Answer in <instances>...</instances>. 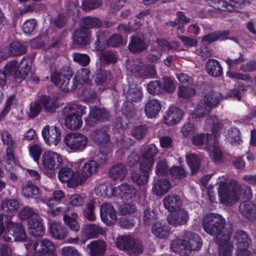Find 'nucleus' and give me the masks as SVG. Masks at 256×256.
Segmentation results:
<instances>
[{
    "mask_svg": "<svg viewBox=\"0 0 256 256\" xmlns=\"http://www.w3.org/2000/svg\"><path fill=\"white\" fill-rule=\"evenodd\" d=\"M112 78V75L110 71L100 70L96 74L94 82L97 85L106 86L108 84Z\"/></svg>",
    "mask_w": 256,
    "mask_h": 256,
    "instance_id": "obj_44",
    "label": "nucleus"
},
{
    "mask_svg": "<svg viewBox=\"0 0 256 256\" xmlns=\"http://www.w3.org/2000/svg\"><path fill=\"white\" fill-rule=\"evenodd\" d=\"M1 207L4 212L12 214L18 210L20 204L16 199H10L2 202Z\"/></svg>",
    "mask_w": 256,
    "mask_h": 256,
    "instance_id": "obj_46",
    "label": "nucleus"
},
{
    "mask_svg": "<svg viewBox=\"0 0 256 256\" xmlns=\"http://www.w3.org/2000/svg\"><path fill=\"white\" fill-rule=\"evenodd\" d=\"M230 32L226 30L214 31L204 36L202 42L204 44H209L218 40L222 42L228 39V36Z\"/></svg>",
    "mask_w": 256,
    "mask_h": 256,
    "instance_id": "obj_24",
    "label": "nucleus"
},
{
    "mask_svg": "<svg viewBox=\"0 0 256 256\" xmlns=\"http://www.w3.org/2000/svg\"><path fill=\"white\" fill-rule=\"evenodd\" d=\"M32 64V60L30 56H25L20 60L18 64L19 74L22 78V80L26 77L30 70Z\"/></svg>",
    "mask_w": 256,
    "mask_h": 256,
    "instance_id": "obj_43",
    "label": "nucleus"
},
{
    "mask_svg": "<svg viewBox=\"0 0 256 256\" xmlns=\"http://www.w3.org/2000/svg\"><path fill=\"white\" fill-rule=\"evenodd\" d=\"M27 48L22 43L18 41L12 42L8 48V52L10 56H20L25 54Z\"/></svg>",
    "mask_w": 256,
    "mask_h": 256,
    "instance_id": "obj_42",
    "label": "nucleus"
},
{
    "mask_svg": "<svg viewBox=\"0 0 256 256\" xmlns=\"http://www.w3.org/2000/svg\"><path fill=\"white\" fill-rule=\"evenodd\" d=\"M42 135L46 142L50 145H56L61 140V132L56 126H45L42 130Z\"/></svg>",
    "mask_w": 256,
    "mask_h": 256,
    "instance_id": "obj_15",
    "label": "nucleus"
},
{
    "mask_svg": "<svg viewBox=\"0 0 256 256\" xmlns=\"http://www.w3.org/2000/svg\"><path fill=\"white\" fill-rule=\"evenodd\" d=\"M98 170V164L94 160L87 161L82 166L80 174L84 178H87L92 175L96 174Z\"/></svg>",
    "mask_w": 256,
    "mask_h": 256,
    "instance_id": "obj_35",
    "label": "nucleus"
},
{
    "mask_svg": "<svg viewBox=\"0 0 256 256\" xmlns=\"http://www.w3.org/2000/svg\"><path fill=\"white\" fill-rule=\"evenodd\" d=\"M162 108L160 102L156 99L148 100L144 106V112L149 118H155Z\"/></svg>",
    "mask_w": 256,
    "mask_h": 256,
    "instance_id": "obj_23",
    "label": "nucleus"
},
{
    "mask_svg": "<svg viewBox=\"0 0 256 256\" xmlns=\"http://www.w3.org/2000/svg\"><path fill=\"white\" fill-rule=\"evenodd\" d=\"M102 2V0H84L82 8L84 10L95 9L101 5Z\"/></svg>",
    "mask_w": 256,
    "mask_h": 256,
    "instance_id": "obj_63",
    "label": "nucleus"
},
{
    "mask_svg": "<svg viewBox=\"0 0 256 256\" xmlns=\"http://www.w3.org/2000/svg\"><path fill=\"white\" fill-rule=\"evenodd\" d=\"M40 101L42 104L44 111L46 113H55L57 108V102L55 100H50V97L48 95L40 96Z\"/></svg>",
    "mask_w": 256,
    "mask_h": 256,
    "instance_id": "obj_39",
    "label": "nucleus"
},
{
    "mask_svg": "<svg viewBox=\"0 0 256 256\" xmlns=\"http://www.w3.org/2000/svg\"><path fill=\"white\" fill-rule=\"evenodd\" d=\"M183 236L186 238L188 239L186 241H190L192 245L194 246V248H196L198 250L200 248L202 245V238L200 236L195 233L190 231H184Z\"/></svg>",
    "mask_w": 256,
    "mask_h": 256,
    "instance_id": "obj_47",
    "label": "nucleus"
},
{
    "mask_svg": "<svg viewBox=\"0 0 256 256\" xmlns=\"http://www.w3.org/2000/svg\"><path fill=\"white\" fill-rule=\"evenodd\" d=\"M168 226L164 220L158 221L154 224L152 226V234L157 238L162 239L168 237L170 230H168Z\"/></svg>",
    "mask_w": 256,
    "mask_h": 256,
    "instance_id": "obj_33",
    "label": "nucleus"
},
{
    "mask_svg": "<svg viewBox=\"0 0 256 256\" xmlns=\"http://www.w3.org/2000/svg\"><path fill=\"white\" fill-rule=\"evenodd\" d=\"M28 150L30 156L34 162H38L42 152L41 145L38 144H32L29 146Z\"/></svg>",
    "mask_w": 256,
    "mask_h": 256,
    "instance_id": "obj_56",
    "label": "nucleus"
},
{
    "mask_svg": "<svg viewBox=\"0 0 256 256\" xmlns=\"http://www.w3.org/2000/svg\"><path fill=\"white\" fill-rule=\"evenodd\" d=\"M123 39L120 34H114L106 40V44L108 46L118 48L122 44Z\"/></svg>",
    "mask_w": 256,
    "mask_h": 256,
    "instance_id": "obj_58",
    "label": "nucleus"
},
{
    "mask_svg": "<svg viewBox=\"0 0 256 256\" xmlns=\"http://www.w3.org/2000/svg\"><path fill=\"white\" fill-rule=\"evenodd\" d=\"M88 140L87 137L80 133L68 134L64 139L66 145L74 152L82 151L86 148Z\"/></svg>",
    "mask_w": 256,
    "mask_h": 256,
    "instance_id": "obj_9",
    "label": "nucleus"
},
{
    "mask_svg": "<svg viewBox=\"0 0 256 256\" xmlns=\"http://www.w3.org/2000/svg\"><path fill=\"white\" fill-rule=\"evenodd\" d=\"M22 192L25 197L32 198L39 194L40 189L32 182H28L26 185L22 188Z\"/></svg>",
    "mask_w": 256,
    "mask_h": 256,
    "instance_id": "obj_51",
    "label": "nucleus"
},
{
    "mask_svg": "<svg viewBox=\"0 0 256 256\" xmlns=\"http://www.w3.org/2000/svg\"><path fill=\"white\" fill-rule=\"evenodd\" d=\"M59 170L58 177L62 183L70 182L73 186H76L80 182L79 172H74L70 168L63 166Z\"/></svg>",
    "mask_w": 256,
    "mask_h": 256,
    "instance_id": "obj_16",
    "label": "nucleus"
},
{
    "mask_svg": "<svg viewBox=\"0 0 256 256\" xmlns=\"http://www.w3.org/2000/svg\"><path fill=\"white\" fill-rule=\"evenodd\" d=\"M208 74L213 77H218L222 74V68L220 62L215 59H210L206 64Z\"/></svg>",
    "mask_w": 256,
    "mask_h": 256,
    "instance_id": "obj_34",
    "label": "nucleus"
},
{
    "mask_svg": "<svg viewBox=\"0 0 256 256\" xmlns=\"http://www.w3.org/2000/svg\"><path fill=\"white\" fill-rule=\"evenodd\" d=\"M163 204L166 209L170 212H174L181 206L182 202L179 196L170 194L164 198Z\"/></svg>",
    "mask_w": 256,
    "mask_h": 256,
    "instance_id": "obj_28",
    "label": "nucleus"
},
{
    "mask_svg": "<svg viewBox=\"0 0 256 256\" xmlns=\"http://www.w3.org/2000/svg\"><path fill=\"white\" fill-rule=\"evenodd\" d=\"M103 232L102 228L94 224H86L82 229L83 235L88 239L96 238Z\"/></svg>",
    "mask_w": 256,
    "mask_h": 256,
    "instance_id": "obj_36",
    "label": "nucleus"
},
{
    "mask_svg": "<svg viewBox=\"0 0 256 256\" xmlns=\"http://www.w3.org/2000/svg\"><path fill=\"white\" fill-rule=\"evenodd\" d=\"M128 48L132 54H139L145 50L147 48L144 40L138 36L130 38Z\"/></svg>",
    "mask_w": 256,
    "mask_h": 256,
    "instance_id": "obj_30",
    "label": "nucleus"
},
{
    "mask_svg": "<svg viewBox=\"0 0 256 256\" xmlns=\"http://www.w3.org/2000/svg\"><path fill=\"white\" fill-rule=\"evenodd\" d=\"M242 216L249 220L256 219V204L250 200H244L239 206Z\"/></svg>",
    "mask_w": 256,
    "mask_h": 256,
    "instance_id": "obj_20",
    "label": "nucleus"
},
{
    "mask_svg": "<svg viewBox=\"0 0 256 256\" xmlns=\"http://www.w3.org/2000/svg\"><path fill=\"white\" fill-rule=\"evenodd\" d=\"M64 196V192L61 190H56L53 192L52 198L48 201V206L51 208L58 204L60 202V200Z\"/></svg>",
    "mask_w": 256,
    "mask_h": 256,
    "instance_id": "obj_62",
    "label": "nucleus"
},
{
    "mask_svg": "<svg viewBox=\"0 0 256 256\" xmlns=\"http://www.w3.org/2000/svg\"><path fill=\"white\" fill-rule=\"evenodd\" d=\"M42 108V104L40 101L39 96L36 102L30 104L28 117L32 118L36 117L40 113Z\"/></svg>",
    "mask_w": 256,
    "mask_h": 256,
    "instance_id": "obj_59",
    "label": "nucleus"
},
{
    "mask_svg": "<svg viewBox=\"0 0 256 256\" xmlns=\"http://www.w3.org/2000/svg\"><path fill=\"white\" fill-rule=\"evenodd\" d=\"M226 221L219 214L210 213L204 216L202 219V226L204 231L208 234L216 236L218 244H224L228 242L232 232L224 230Z\"/></svg>",
    "mask_w": 256,
    "mask_h": 256,
    "instance_id": "obj_2",
    "label": "nucleus"
},
{
    "mask_svg": "<svg viewBox=\"0 0 256 256\" xmlns=\"http://www.w3.org/2000/svg\"><path fill=\"white\" fill-rule=\"evenodd\" d=\"M186 162L191 170L192 174H194L199 170L200 164V158L195 154H190L186 155Z\"/></svg>",
    "mask_w": 256,
    "mask_h": 256,
    "instance_id": "obj_45",
    "label": "nucleus"
},
{
    "mask_svg": "<svg viewBox=\"0 0 256 256\" xmlns=\"http://www.w3.org/2000/svg\"><path fill=\"white\" fill-rule=\"evenodd\" d=\"M170 248L173 252L180 256H188L192 251L198 250L196 248L192 245L190 241H186L185 240L180 238L172 240Z\"/></svg>",
    "mask_w": 256,
    "mask_h": 256,
    "instance_id": "obj_12",
    "label": "nucleus"
},
{
    "mask_svg": "<svg viewBox=\"0 0 256 256\" xmlns=\"http://www.w3.org/2000/svg\"><path fill=\"white\" fill-rule=\"evenodd\" d=\"M196 90L194 88L180 86L178 90V94L179 98H190L195 96Z\"/></svg>",
    "mask_w": 256,
    "mask_h": 256,
    "instance_id": "obj_57",
    "label": "nucleus"
},
{
    "mask_svg": "<svg viewBox=\"0 0 256 256\" xmlns=\"http://www.w3.org/2000/svg\"><path fill=\"white\" fill-rule=\"evenodd\" d=\"M162 91L169 94L172 93L176 89L172 79L168 76H164L160 81Z\"/></svg>",
    "mask_w": 256,
    "mask_h": 256,
    "instance_id": "obj_54",
    "label": "nucleus"
},
{
    "mask_svg": "<svg viewBox=\"0 0 256 256\" xmlns=\"http://www.w3.org/2000/svg\"><path fill=\"white\" fill-rule=\"evenodd\" d=\"M29 234L34 238L42 236L45 234V227L42 220L39 217L31 218L28 221Z\"/></svg>",
    "mask_w": 256,
    "mask_h": 256,
    "instance_id": "obj_18",
    "label": "nucleus"
},
{
    "mask_svg": "<svg viewBox=\"0 0 256 256\" xmlns=\"http://www.w3.org/2000/svg\"><path fill=\"white\" fill-rule=\"evenodd\" d=\"M147 91L151 94H158L161 93L160 80H156L150 82L147 85Z\"/></svg>",
    "mask_w": 256,
    "mask_h": 256,
    "instance_id": "obj_60",
    "label": "nucleus"
},
{
    "mask_svg": "<svg viewBox=\"0 0 256 256\" xmlns=\"http://www.w3.org/2000/svg\"><path fill=\"white\" fill-rule=\"evenodd\" d=\"M8 75L10 80H14L16 82L22 81V78L19 74L18 62L13 60L8 62L4 68Z\"/></svg>",
    "mask_w": 256,
    "mask_h": 256,
    "instance_id": "obj_25",
    "label": "nucleus"
},
{
    "mask_svg": "<svg viewBox=\"0 0 256 256\" xmlns=\"http://www.w3.org/2000/svg\"><path fill=\"white\" fill-rule=\"evenodd\" d=\"M90 40L89 32L86 28H78L74 30L72 36V44L78 46H86Z\"/></svg>",
    "mask_w": 256,
    "mask_h": 256,
    "instance_id": "obj_19",
    "label": "nucleus"
},
{
    "mask_svg": "<svg viewBox=\"0 0 256 256\" xmlns=\"http://www.w3.org/2000/svg\"><path fill=\"white\" fill-rule=\"evenodd\" d=\"M49 232L51 236L57 240L64 239L68 234L65 226L60 222H54L50 224Z\"/></svg>",
    "mask_w": 256,
    "mask_h": 256,
    "instance_id": "obj_29",
    "label": "nucleus"
},
{
    "mask_svg": "<svg viewBox=\"0 0 256 256\" xmlns=\"http://www.w3.org/2000/svg\"><path fill=\"white\" fill-rule=\"evenodd\" d=\"M90 256H104L106 250V242L103 240H92L87 245Z\"/></svg>",
    "mask_w": 256,
    "mask_h": 256,
    "instance_id": "obj_22",
    "label": "nucleus"
},
{
    "mask_svg": "<svg viewBox=\"0 0 256 256\" xmlns=\"http://www.w3.org/2000/svg\"><path fill=\"white\" fill-rule=\"evenodd\" d=\"M170 176L174 179L180 180L186 178L188 172L182 166H173L168 170Z\"/></svg>",
    "mask_w": 256,
    "mask_h": 256,
    "instance_id": "obj_48",
    "label": "nucleus"
},
{
    "mask_svg": "<svg viewBox=\"0 0 256 256\" xmlns=\"http://www.w3.org/2000/svg\"><path fill=\"white\" fill-rule=\"evenodd\" d=\"M110 120V112L105 108L96 106L90 107L88 116L85 119V123L90 127H94L100 122Z\"/></svg>",
    "mask_w": 256,
    "mask_h": 256,
    "instance_id": "obj_7",
    "label": "nucleus"
},
{
    "mask_svg": "<svg viewBox=\"0 0 256 256\" xmlns=\"http://www.w3.org/2000/svg\"><path fill=\"white\" fill-rule=\"evenodd\" d=\"M100 58L106 64H115L118 57L115 50H105L100 52Z\"/></svg>",
    "mask_w": 256,
    "mask_h": 256,
    "instance_id": "obj_55",
    "label": "nucleus"
},
{
    "mask_svg": "<svg viewBox=\"0 0 256 256\" xmlns=\"http://www.w3.org/2000/svg\"><path fill=\"white\" fill-rule=\"evenodd\" d=\"M127 174L126 166L122 163H118L112 166L108 172L110 177L114 180H122Z\"/></svg>",
    "mask_w": 256,
    "mask_h": 256,
    "instance_id": "obj_31",
    "label": "nucleus"
},
{
    "mask_svg": "<svg viewBox=\"0 0 256 256\" xmlns=\"http://www.w3.org/2000/svg\"><path fill=\"white\" fill-rule=\"evenodd\" d=\"M148 127L146 124H140L134 126L132 130V136L136 140H141L144 138L148 132Z\"/></svg>",
    "mask_w": 256,
    "mask_h": 256,
    "instance_id": "obj_53",
    "label": "nucleus"
},
{
    "mask_svg": "<svg viewBox=\"0 0 256 256\" xmlns=\"http://www.w3.org/2000/svg\"><path fill=\"white\" fill-rule=\"evenodd\" d=\"M168 222L175 227L186 224L189 220V214L186 210H180L167 217Z\"/></svg>",
    "mask_w": 256,
    "mask_h": 256,
    "instance_id": "obj_21",
    "label": "nucleus"
},
{
    "mask_svg": "<svg viewBox=\"0 0 256 256\" xmlns=\"http://www.w3.org/2000/svg\"><path fill=\"white\" fill-rule=\"evenodd\" d=\"M136 192V190L134 186L125 183L122 184L112 190L113 196L126 200L134 198Z\"/></svg>",
    "mask_w": 256,
    "mask_h": 256,
    "instance_id": "obj_14",
    "label": "nucleus"
},
{
    "mask_svg": "<svg viewBox=\"0 0 256 256\" xmlns=\"http://www.w3.org/2000/svg\"><path fill=\"white\" fill-rule=\"evenodd\" d=\"M74 72L70 67L64 66L59 72H52L50 75V81L60 90L68 92L74 90L78 84H82L90 82V70L86 68H82L76 74L74 78Z\"/></svg>",
    "mask_w": 256,
    "mask_h": 256,
    "instance_id": "obj_1",
    "label": "nucleus"
},
{
    "mask_svg": "<svg viewBox=\"0 0 256 256\" xmlns=\"http://www.w3.org/2000/svg\"><path fill=\"white\" fill-rule=\"evenodd\" d=\"M220 246L218 251V256H231L233 250V245L228 242Z\"/></svg>",
    "mask_w": 256,
    "mask_h": 256,
    "instance_id": "obj_64",
    "label": "nucleus"
},
{
    "mask_svg": "<svg viewBox=\"0 0 256 256\" xmlns=\"http://www.w3.org/2000/svg\"><path fill=\"white\" fill-rule=\"evenodd\" d=\"M158 152V150L155 144H150L148 146L142 154V160L140 162H144L149 168H152L154 162V158Z\"/></svg>",
    "mask_w": 256,
    "mask_h": 256,
    "instance_id": "obj_26",
    "label": "nucleus"
},
{
    "mask_svg": "<svg viewBox=\"0 0 256 256\" xmlns=\"http://www.w3.org/2000/svg\"><path fill=\"white\" fill-rule=\"evenodd\" d=\"M212 136L208 134H200L192 136V144L196 146H202L204 144L209 145Z\"/></svg>",
    "mask_w": 256,
    "mask_h": 256,
    "instance_id": "obj_50",
    "label": "nucleus"
},
{
    "mask_svg": "<svg viewBox=\"0 0 256 256\" xmlns=\"http://www.w3.org/2000/svg\"><path fill=\"white\" fill-rule=\"evenodd\" d=\"M244 0H222L218 4L212 6L220 11L232 12L234 8H239L244 5Z\"/></svg>",
    "mask_w": 256,
    "mask_h": 256,
    "instance_id": "obj_27",
    "label": "nucleus"
},
{
    "mask_svg": "<svg viewBox=\"0 0 256 256\" xmlns=\"http://www.w3.org/2000/svg\"><path fill=\"white\" fill-rule=\"evenodd\" d=\"M238 247H250L252 244V240L248 234L243 230L238 231L234 235Z\"/></svg>",
    "mask_w": 256,
    "mask_h": 256,
    "instance_id": "obj_41",
    "label": "nucleus"
},
{
    "mask_svg": "<svg viewBox=\"0 0 256 256\" xmlns=\"http://www.w3.org/2000/svg\"><path fill=\"white\" fill-rule=\"evenodd\" d=\"M34 256H56L54 250L56 248L50 240L44 239L33 244Z\"/></svg>",
    "mask_w": 256,
    "mask_h": 256,
    "instance_id": "obj_11",
    "label": "nucleus"
},
{
    "mask_svg": "<svg viewBox=\"0 0 256 256\" xmlns=\"http://www.w3.org/2000/svg\"><path fill=\"white\" fill-rule=\"evenodd\" d=\"M12 216L0 214V238H2L6 242H12V236L14 241H24L27 238L24 226L20 223L12 220Z\"/></svg>",
    "mask_w": 256,
    "mask_h": 256,
    "instance_id": "obj_3",
    "label": "nucleus"
},
{
    "mask_svg": "<svg viewBox=\"0 0 256 256\" xmlns=\"http://www.w3.org/2000/svg\"><path fill=\"white\" fill-rule=\"evenodd\" d=\"M116 245L130 254L138 256L143 252V245L140 240H135L130 236H121L118 238Z\"/></svg>",
    "mask_w": 256,
    "mask_h": 256,
    "instance_id": "obj_6",
    "label": "nucleus"
},
{
    "mask_svg": "<svg viewBox=\"0 0 256 256\" xmlns=\"http://www.w3.org/2000/svg\"><path fill=\"white\" fill-rule=\"evenodd\" d=\"M86 107L80 104L66 106L62 114L64 117L66 128L71 130L80 128L82 124V116L86 114Z\"/></svg>",
    "mask_w": 256,
    "mask_h": 256,
    "instance_id": "obj_4",
    "label": "nucleus"
},
{
    "mask_svg": "<svg viewBox=\"0 0 256 256\" xmlns=\"http://www.w3.org/2000/svg\"><path fill=\"white\" fill-rule=\"evenodd\" d=\"M102 25V22L98 18L88 16L84 17L80 20V27L82 28H86L88 32L89 29L100 28Z\"/></svg>",
    "mask_w": 256,
    "mask_h": 256,
    "instance_id": "obj_38",
    "label": "nucleus"
},
{
    "mask_svg": "<svg viewBox=\"0 0 256 256\" xmlns=\"http://www.w3.org/2000/svg\"><path fill=\"white\" fill-rule=\"evenodd\" d=\"M100 216L102 221L107 226L112 225L117 219L116 212L114 206L109 203H104L101 206Z\"/></svg>",
    "mask_w": 256,
    "mask_h": 256,
    "instance_id": "obj_17",
    "label": "nucleus"
},
{
    "mask_svg": "<svg viewBox=\"0 0 256 256\" xmlns=\"http://www.w3.org/2000/svg\"><path fill=\"white\" fill-rule=\"evenodd\" d=\"M42 164L44 173L49 178H52L54 171L64 166V157L56 152L46 150L42 156Z\"/></svg>",
    "mask_w": 256,
    "mask_h": 256,
    "instance_id": "obj_5",
    "label": "nucleus"
},
{
    "mask_svg": "<svg viewBox=\"0 0 256 256\" xmlns=\"http://www.w3.org/2000/svg\"><path fill=\"white\" fill-rule=\"evenodd\" d=\"M94 204L92 202H90L86 204L84 208L82 210V214L84 216L90 221H93L96 218L94 214Z\"/></svg>",
    "mask_w": 256,
    "mask_h": 256,
    "instance_id": "obj_61",
    "label": "nucleus"
},
{
    "mask_svg": "<svg viewBox=\"0 0 256 256\" xmlns=\"http://www.w3.org/2000/svg\"><path fill=\"white\" fill-rule=\"evenodd\" d=\"M171 186L170 182L166 178L156 180L153 184L152 192L157 196H162L168 192Z\"/></svg>",
    "mask_w": 256,
    "mask_h": 256,
    "instance_id": "obj_32",
    "label": "nucleus"
},
{
    "mask_svg": "<svg viewBox=\"0 0 256 256\" xmlns=\"http://www.w3.org/2000/svg\"><path fill=\"white\" fill-rule=\"evenodd\" d=\"M78 214L76 212H72L71 216L64 214L63 216V220L64 224L70 229L74 232H78L80 228V226L78 222Z\"/></svg>",
    "mask_w": 256,
    "mask_h": 256,
    "instance_id": "obj_40",
    "label": "nucleus"
},
{
    "mask_svg": "<svg viewBox=\"0 0 256 256\" xmlns=\"http://www.w3.org/2000/svg\"><path fill=\"white\" fill-rule=\"evenodd\" d=\"M126 98L132 102H138L142 98V92L141 88L136 87L130 88L126 93Z\"/></svg>",
    "mask_w": 256,
    "mask_h": 256,
    "instance_id": "obj_49",
    "label": "nucleus"
},
{
    "mask_svg": "<svg viewBox=\"0 0 256 256\" xmlns=\"http://www.w3.org/2000/svg\"><path fill=\"white\" fill-rule=\"evenodd\" d=\"M221 94L212 90L206 94L204 96V102L210 109L216 106L220 102Z\"/></svg>",
    "mask_w": 256,
    "mask_h": 256,
    "instance_id": "obj_37",
    "label": "nucleus"
},
{
    "mask_svg": "<svg viewBox=\"0 0 256 256\" xmlns=\"http://www.w3.org/2000/svg\"><path fill=\"white\" fill-rule=\"evenodd\" d=\"M218 183V193L220 203L228 205L238 200L239 196L234 188L231 190L227 183L219 182Z\"/></svg>",
    "mask_w": 256,
    "mask_h": 256,
    "instance_id": "obj_8",
    "label": "nucleus"
},
{
    "mask_svg": "<svg viewBox=\"0 0 256 256\" xmlns=\"http://www.w3.org/2000/svg\"><path fill=\"white\" fill-rule=\"evenodd\" d=\"M225 62L229 68V70L226 74L228 77L234 80L246 81L250 80L251 76L249 74H244L231 70L232 69L236 68L239 64L244 62L242 54L240 53L238 58L235 59H232L228 57L226 58Z\"/></svg>",
    "mask_w": 256,
    "mask_h": 256,
    "instance_id": "obj_10",
    "label": "nucleus"
},
{
    "mask_svg": "<svg viewBox=\"0 0 256 256\" xmlns=\"http://www.w3.org/2000/svg\"><path fill=\"white\" fill-rule=\"evenodd\" d=\"M152 170V168H149L144 162H140V170H132L130 172V178L136 184L144 186L148 183Z\"/></svg>",
    "mask_w": 256,
    "mask_h": 256,
    "instance_id": "obj_13",
    "label": "nucleus"
},
{
    "mask_svg": "<svg viewBox=\"0 0 256 256\" xmlns=\"http://www.w3.org/2000/svg\"><path fill=\"white\" fill-rule=\"evenodd\" d=\"M136 111L135 106L129 100L124 102L121 109L122 114L127 118L133 117Z\"/></svg>",
    "mask_w": 256,
    "mask_h": 256,
    "instance_id": "obj_52",
    "label": "nucleus"
}]
</instances>
